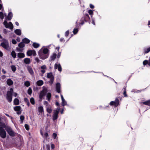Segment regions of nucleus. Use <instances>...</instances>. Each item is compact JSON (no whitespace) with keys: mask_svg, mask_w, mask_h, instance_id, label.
Masks as SVG:
<instances>
[{"mask_svg":"<svg viewBox=\"0 0 150 150\" xmlns=\"http://www.w3.org/2000/svg\"><path fill=\"white\" fill-rule=\"evenodd\" d=\"M123 89L124 90V92H123V95H124V96L125 97H127V96L126 94V88H123Z\"/></svg>","mask_w":150,"mask_h":150,"instance_id":"obj_42","label":"nucleus"},{"mask_svg":"<svg viewBox=\"0 0 150 150\" xmlns=\"http://www.w3.org/2000/svg\"><path fill=\"white\" fill-rule=\"evenodd\" d=\"M11 68L12 69V70L13 72H15L16 70V67L14 65H12L11 66Z\"/></svg>","mask_w":150,"mask_h":150,"instance_id":"obj_38","label":"nucleus"},{"mask_svg":"<svg viewBox=\"0 0 150 150\" xmlns=\"http://www.w3.org/2000/svg\"><path fill=\"white\" fill-rule=\"evenodd\" d=\"M3 56V54L2 52L0 51V57H2Z\"/></svg>","mask_w":150,"mask_h":150,"instance_id":"obj_63","label":"nucleus"},{"mask_svg":"<svg viewBox=\"0 0 150 150\" xmlns=\"http://www.w3.org/2000/svg\"><path fill=\"white\" fill-rule=\"evenodd\" d=\"M30 102L33 105H34L35 103L34 99L33 98H30Z\"/></svg>","mask_w":150,"mask_h":150,"instance_id":"obj_43","label":"nucleus"},{"mask_svg":"<svg viewBox=\"0 0 150 150\" xmlns=\"http://www.w3.org/2000/svg\"><path fill=\"white\" fill-rule=\"evenodd\" d=\"M61 53L60 52L59 53L57 54V57L58 58H59L60 56V55H61Z\"/></svg>","mask_w":150,"mask_h":150,"instance_id":"obj_60","label":"nucleus"},{"mask_svg":"<svg viewBox=\"0 0 150 150\" xmlns=\"http://www.w3.org/2000/svg\"><path fill=\"white\" fill-rule=\"evenodd\" d=\"M25 127L27 130H28L29 129V125H28L26 124H25Z\"/></svg>","mask_w":150,"mask_h":150,"instance_id":"obj_49","label":"nucleus"},{"mask_svg":"<svg viewBox=\"0 0 150 150\" xmlns=\"http://www.w3.org/2000/svg\"><path fill=\"white\" fill-rule=\"evenodd\" d=\"M27 69L29 73L32 75H33L34 73L33 70L30 66H28L27 67Z\"/></svg>","mask_w":150,"mask_h":150,"instance_id":"obj_14","label":"nucleus"},{"mask_svg":"<svg viewBox=\"0 0 150 150\" xmlns=\"http://www.w3.org/2000/svg\"><path fill=\"white\" fill-rule=\"evenodd\" d=\"M33 46L35 48H37L40 46V45L39 43L34 42L33 44Z\"/></svg>","mask_w":150,"mask_h":150,"instance_id":"obj_27","label":"nucleus"},{"mask_svg":"<svg viewBox=\"0 0 150 150\" xmlns=\"http://www.w3.org/2000/svg\"><path fill=\"white\" fill-rule=\"evenodd\" d=\"M142 103L145 105L150 106V100L146 101L143 102Z\"/></svg>","mask_w":150,"mask_h":150,"instance_id":"obj_34","label":"nucleus"},{"mask_svg":"<svg viewBox=\"0 0 150 150\" xmlns=\"http://www.w3.org/2000/svg\"><path fill=\"white\" fill-rule=\"evenodd\" d=\"M43 104L44 105H45L46 106V108H47V106L48 105V103L46 101H45L44 102Z\"/></svg>","mask_w":150,"mask_h":150,"instance_id":"obj_52","label":"nucleus"},{"mask_svg":"<svg viewBox=\"0 0 150 150\" xmlns=\"http://www.w3.org/2000/svg\"><path fill=\"white\" fill-rule=\"evenodd\" d=\"M148 61L147 60H145L143 62V65H145L146 64H148Z\"/></svg>","mask_w":150,"mask_h":150,"instance_id":"obj_45","label":"nucleus"},{"mask_svg":"<svg viewBox=\"0 0 150 150\" xmlns=\"http://www.w3.org/2000/svg\"><path fill=\"white\" fill-rule=\"evenodd\" d=\"M49 50L47 48H44L42 50V52H41L45 54H49L48 53Z\"/></svg>","mask_w":150,"mask_h":150,"instance_id":"obj_30","label":"nucleus"},{"mask_svg":"<svg viewBox=\"0 0 150 150\" xmlns=\"http://www.w3.org/2000/svg\"><path fill=\"white\" fill-rule=\"evenodd\" d=\"M13 92V89L11 88L9 91L7 92L6 98L8 101L10 103L11 102L12 99V93Z\"/></svg>","mask_w":150,"mask_h":150,"instance_id":"obj_2","label":"nucleus"},{"mask_svg":"<svg viewBox=\"0 0 150 150\" xmlns=\"http://www.w3.org/2000/svg\"><path fill=\"white\" fill-rule=\"evenodd\" d=\"M16 40L18 42H20V38L19 37H17L16 39Z\"/></svg>","mask_w":150,"mask_h":150,"instance_id":"obj_58","label":"nucleus"},{"mask_svg":"<svg viewBox=\"0 0 150 150\" xmlns=\"http://www.w3.org/2000/svg\"><path fill=\"white\" fill-rule=\"evenodd\" d=\"M28 93V94L30 95L32 94V90L31 89V88L30 87H29L28 90L27 91Z\"/></svg>","mask_w":150,"mask_h":150,"instance_id":"obj_39","label":"nucleus"},{"mask_svg":"<svg viewBox=\"0 0 150 150\" xmlns=\"http://www.w3.org/2000/svg\"><path fill=\"white\" fill-rule=\"evenodd\" d=\"M69 34V31L68 30L65 33V36H67Z\"/></svg>","mask_w":150,"mask_h":150,"instance_id":"obj_54","label":"nucleus"},{"mask_svg":"<svg viewBox=\"0 0 150 150\" xmlns=\"http://www.w3.org/2000/svg\"><path fill=\"white\" fill-rule=\"evenodd\" d=\"M17 56L19 58H24L25 55L24 53L20 52L18 53Z\"/></svg>","mask_w":150,"mask_h":150,"instance_id":"obj_19","label":"nucleus"},{"mask_svg":"<svg viewBox=\"0 0 150 150\" xmlns=\"http://www.w3.org/2000/svg\"><path fill=\"white\" fill-rule=\"evenodd\" d=\"M38 55L41 59H45L48 57L49 54H45L40 52H39Z\"/></svg>","mask_w":150,"mask_h":150,"instance_id":"obj_7","label":"nucleus"},{"mask_svg":"<svg viewBox=\"0 0 150 150\" xmlns=\"http://www.w3.org/2000/svg\"><path fill=\"white\" fill-rule=\"evenodd\" d=\"M59 109H56L54 110L53 114L52 116V119L54 121L56 120L58 118V115L59 112Z\"/></svg>","mask_w":150,"mask_h":150,"instance_id":"obj_6","label":"nucleus"},{"mask_svg":"<svg viewBox=\"0 0 150 150\" xmlns=\"http://www.w3.org/2000/svg\"><path fill=\"white\" fill-rule=\"evenodd\" d=\"M90 7L91 8H94V6L92 4H90Z\"/></svg>","mask_w":150,"mask_h":150,"instance_id":"obj_56","label":"nucleus"},{"mask_svg":"<svg viewBox=\"0 0 150 150\" xmlns=\"http://www.w3.org/2000/svg\"><path fill=\"white\" fill-rule=\"evenodd\" d=\"M44 136L45 137H47L48 136V134L47 132L45 133L44 134Z\"/></svg>","mask_w":150,"mask_h":150,"instance_id":"obj_59","label":"nucleus"},{"mask_svg":"<svg viewBox=\"0 0 150 150\" xmlns=\"http://www.w3.org/2000/svg\"><path fill=\"white\" fill-rule=\"evenodd\" d=\"M4 42L1 43V46L6 50L8 49L9 47L8 41L6 40H4Z\"/></svg>","mask_w":150,"mask_h":150,"instance_id":"obj_5","label":"nucleus"},{"mask_svg":"<svg viewBox=\"0 0 150 150\" xmlns=\"http://www.w3.org/2000/svg\"><path fill=\"white\" fill-rule=\"evenodd\" d=\"M150 51V47L149 48L145 49L144 50V52L145 53H148Z\"/></svg>","mask_w":150,"mask_h":150,"instance_id":"obj_40","label":"nucleus"},{"mask_svg":"<svg viewBox=\"0 0 150 150\" xmlns=\"http://www.w3.org/2000/svg\"><path fill=\"white\" fill-rule=\"evenodd\" d=\"M12 42L13 44H16L17 43L16 41L14 39H13L12 40Z\"/></svg>","mask_w":150,"mask_h":150,"instance_id":"obj_51","label":"nucleus"},{"mask_svg":"<svg viewBox=\"0 0 150 150\" xmlns=\"http://www.w3.org/2000/svg\"><path fill=\"white\" fill-rule=\"evenodd\" d=\"M24 61L26 64H29L30 63V59L29 58H25L24 59Z\"/></svg>","mask_w":150,"mask_h":150,"instance_id":"obj_22","label":"nucleus"},{"mask_svg":"<svg viewBox=\"0 0 150 150\" xmlns=\"http://www.w3.org/2000/svg\"><path fill=\"white\" fill-rule=\"evenodd\" d=\"M21 107L20 106H16L14 108V110L16 111H17V113L18 115L21 114Z\"/></svg>","mask_w":150,"mask_h":150,"instance_id":"obj_11","label":"nucleus"},{"mask_svg":"<svg viewBox=\"0 0 150 150\" xmlns=\"http://www.w3.org/2000/svg\"><path fill=\"white\" fill-rule=\"evenodd\" d=\"M6 127L4 123H2L0 127V136L3 138H5L6 137V133L5 130L3 129Z\"/></svg>","mask_w":150,"mask_h":150,"instance_id":"obj_1","label":"nucleus"},{"mask_svg":"<svg viewBox=\"0 0 150 150\" xmlns=\"http://www.w3.org/2000/svg\"><path fill=\"white\" fill-rule=\"evenodd\" d=\"M88 13L90 15H92L93 13V12L92 10H88Z\"/></svg>","mask_w":150,"mask_h":150,"instance_id":"obj_50","label":"nucleus"},{"mask_svg":"<svg viewBox=\"0 0 150 150\" xmlns=\"http://www.w3.org/2000/svg\"><path fill=\"white\" fill-rule=\"evenodd\" d=\"M61 85L59 83H57L56 84V89L58 93L60 92Z\"/></svg>","mask_w":150,"mask_h":150,"instance_id":"obj_13","label":"nucleus"},{"mask_svg":"<svg viewBox=\"0 0 150 150\" xmlns=\"http://www.w3.org/2000/svg\"><path fill=\"white\" fill-rule=\"evenodd\" d=\"M110 104L111 105H114L115 107H116L118 105L119 102H117L115 100L114 101H112L110 103Z\"/></svg>","mask_w":150,"mask_h":150,"instance_id":"obj_17","label":"nucleus"},{"mask_svg":"<svg viewBox=\"0 0 150 150\" xmlns=\"http://www.w3.org/2000/svg\"><path fill=\"white\" fill-rule=\"evenodd\" d=\"M47 78L50 79L49 81V83H50V85H52L54 81V77L52 72L47 73Z\"/></svg>","mask_w":150,"mask_h":150,"instance_id":"obj_3","label":"nucleus"},{"mask_svg":"<svg viewBox=\"0 0 150 150\" xmlns=\"http://www.w3.org/2000/svg\"><path fill=\"white\" fill-rule=\"evenodd\" d=\"M110 104L111 105H114L115 107H116L118 105L119 102H117L115 100L114 101H112L110 103Z\"/></svg>","mask_w":150,"mask_h":150,"instance_id":"obj_18","label":"nucleus"},{"mask_svg":"<svg viewBox=\"0 0 150 150\" xmlns=\"http://www.w3.org/2000/svg\"><path fill=\"white\" fill-rule=\"evenodd\" d=\"M46 148L48 150H50V146L49 144H47L46 145Z\"/></svg>","mask_w":150,"mask_h":150,"instance_id":"obj_55","label":"nucleus"},{"mask_svg":"<svg viewBox=\"0 0 150 150\" xmlns=\"http://www.w3.org/2000/svg\"><path fill=\"white\" fill-rule=\"evenodd\" d=\"M62 105L64 106L67 104V103L64 99V100H62Z\"/></svg>","mask_w":150,"mask_h":150,"instance_id":"obj_44","label":"nucleus"},{"mask_svg":"<svg viewBox=\"0 0 150 150\" xmlns=\"http://www.w3.org/2000/svg\"><path fill=\"white\" fill-rule=\"evenodd\" d=\"M38 109V111L40 112H43V108L42 106L39 107Z\"/></svg>","mask_w":150,"mask_h":150,"instance_id":"obj_36","label":"nucleus"},{"mask_svg":"<svg viewBox=\"0 0 150 150\" xmlns=\"http://www.w3.org/2000/svg\"><path fill=\"white\" fill-rule=\"evenodd\" d=\"M42 70H41V72L42 74L44 73L45 72V69H46V67L45 65H43L41 67Z\"/></svg>","mask_w":150,"mask_h":150,"instance_id":"obj_23","label":"nucleus"},{"mask_svg":"<svg viewBox=\"0 0 150 150\" xmlns=\"http://www.w3.org/2000/svg\"><path fill=\"white\" fill-rule=\"evenodd\" d=\"M47 92V90L45 89H43L40 92L39 95V97L40 99H42V98L45 96Z\"/></svg>","mask_w":150,"mask_h":150,"instance_id":"obj_9","label":"nucleus"},{"mask_svg":"<svg viewBox=\"0 0 150 150\" xmlns=\"http://www.w3.org/2000/svg\"><path fill=\"white\" fill-rule=\"evenodd\" d=\"M51 148L52 149H54V145L53 144H51Z\"/></svg>","mask_w":150,"mask_h":150,"instance_id":"obj_57","label":"nucleus"},{"mask_svg":"<svg viewBox=\"0 0 150 150\" xmlns=\"http://www.w3.org/2000/svg\"><path fill=\"white\" fill-rule=\"evenodd\" d=\"M17 96V94L16 93H14L13 94V96L15 97H16Z\"/></svg>","mask_w":150,"mask_h":150,"instance_id":"obj_61","label":"nucleus"},{"mask_svg":"<svg viewBox=\"0 0 150 150\" xmlns=\"http://www.w3.org/2000/svg\"><path fill=\"white\" fill-rule=\"evenodd\" d=\"M51 94L50 93H48L46 97L48 101H50L51 99Z\"/></svg>","mask_w":150,"mask_h":150,"instance_id":"obj_29","label":"nucleus"},{"mask_svg":"<svg viewBox=\"0 0 150 150\" xmlns=\"http://www.w3.org/2000/svg\"><path fill=\"white\" fill-rule=\"evenodd\" d=\"M27 54L28 56H30L32 55L33 56H35L36 53L35 51L34 50H29L27 52Z\"/></svg>","mask_w":150,"mask_h":150,"instance_id":"obj_10","label":"nucleus"},{"mask_svg":"<svg viewBox=\"0 0 150 150\" xmlns=\"http://www.w3.org/2000/svg\"><path fill=\"white\" fill-rule=\"evenodd\" d=\"M11 55L12 57L14 58H15L16 57V54L15 52L13 50L11 52Z\"/></svg>","mask_w":150,"mask_h":150,"instance_id":"obj_35","label":"nucleus"},{"mask_svg":"<svg viewBox=\"0 0 150 150\" xmlns=\"http://www.w3.org/2000/svg\"><path fill=\"white\" fill-rule=\"evenodd\" d=\"M47 108V112L48 113H51L52 111V109L50 107H48L46 108Z\"/></svg>","mask_w":150,"mask_h":150,"instance_id":"obj_33","label":"nucleus"},{"mask_svg":"<svg viewBox=\"0 0 150 150\" xmlns=\"http://www.w3.org/2000/svg\"><path fill=\"white\" fill-rule=\"evenodd\" d=\"M6 83L8 85L11 86L13 84V82L11 79H8L6 81Z\"/></svg>","mask_w":150,"mask_h":150,"instance_id":"obj_15","label":"nucleus"},{"mask_svg":"<svg viewBox=\"0 0 150 150\" xmlns=\"http://www.w3.org/2000/svg\"><path fill=\"white\" fill-rule=\"evenodd\" d=\"M83 18L85 21H87L90 19V17L88 14H85L84 15V17Z\"/></svg>","mask_w":150,"mask_h":150,"instance_id":"obj_16","label":"nucleus"},{"mask_svg":"<svg viewBox=\"0 0 150 150\" xmlns=\"http://www.w3.org/2000/svg\"><path fill=\"white\" fill-rule=\"evenodd\" d=\"M2 72L4 74H5L6 73V71L4 69H2Z\"/></svg>","mask_w":150,"mask_h":150,"instance_id":"obj_62","label":"nucleus"},{"mask_svg":"<svg viewBox=\"0 0 150 150\" xmlns=\"http://www.w3.org/2000/svg\"><path fill=\"white\" fill-rule=\"evenodd\" d=\"M20 119L22 121L21 122L22 123L23 122V120L24 119V117L23 115H21L20 116Z\"/></svg>","mask_w":150,"mask_h":150,"instance_id":"obj_46","label":"nucleus"},{"mask_svg":"<svg viewBox=\"0 0 150 150\" xmlns=\"http://www.w3.org/2000/svg\"><path fill=\"white\" fill-rule=\"evenodd\" d=\"M78 30L77 28H75L74 29L73 32L74 34H76L78 32Z\"/></svg>","mask_w":150,"mask_h":150,"instance_id":"obj_47","label":"nucleus"},{"mask_svg":"<svg viewBox=\"0 0 150 150\" xmlns=\"http://www.w3.org/2000/svg\"><path fill=\"white\" fill-rule=\"evenodd\" d=\"M57 56V54L56 53H53L51 55L50 57L51 61H54L56 58Z\"/></svg>","mask_w":150,"mask_h":150,"instance_id":"obj_21","label":"nucleus"},{"mask_svg":"<svg viewBox=\"0 0 150 150\" xmlns=\"http://www.w3.org/2000/svg\"><path fill=\"white\" fill-rule=\"evenodd\" d=\"M12 16V13L11 12H10L8 14L7 17V18L8 20H10L11 19Z\"/></svg>","mask_w":150,"mask_h":150,"instance_id":"obj_26","label":"nucleus"},{"mask_svg":"<svg viewBox=\"0 0 150 150\" xmlns=\"http://www.w3.org/2000/svg\"><path fill=\"white\" fill-rule=\"evenodd\" d=\"M4 24L5 27L6 28H9L11 30H12L13 28V25L11 22H10L8 23H7L6 21H4L3 23Z\"/></svg>","mask_w":150,"mask_h":150,"instance_id":"obj_4","label":"nucleus"},{"mask_svg":"<svg viewBox=\"0 0 150 150\" xmlns=\"http://www.w3.org/2000/svg\"><path fill=\"white\" fill-rule=\"evenodd\" d=\"M24 85L27 87L29 86L30 85V82L28 81H26L24 83Z\"/></svg>","mask_w":150,"mask_h":150,"instance_id":"obj_37","label":"nucleus"},{"mask_svg":"<svg viewBox=\"0 0 150 150\" xmlns=\"http://www.w3.org/2000/svg\"><path fill=\"white\" fill-rule=\"evenodd\" d=\"M25 44L22 42H21L18 45V47L20 48H23L25 47Z\"/></svg>","mask_w":150,"mask_h":150,"instance_id":"obj_32","label":"nucleus"},{"mask_svg":"<svg viewBox=\"0 0 150 150\" xmlns=\"http://www.w3.org/2000/svg\"><path fill=\"white\" fill-rule=\"evenodd\" d=\"M22 48H20V47H16V51H17V52H22L23 51V49H22Z\"/></svg>","mask_w":150,"mask_h":150,"instance_id":"obj_41","label":"nucleus"},{"mask_svg":"<svg viewBox=\"0 0 150 150\" xmlns=\"http://www.w3.org/2000/svg\"><path fill=\"white\" fill-rule=\"evenodd\" d=\"M14 104L15 105H18L19 104V101L17 98H15L13 101Z\"/></svg>","mask_w":150,"mask_h":150,"instance_id":"obj_25","label":"nucleus"},{"mask_svg":"<svg viewBox=\"0 0 150 150\" xmlns=\"http://www.w3.org/2000/svg\"><path fill=\"white\" fill-rule=\"evenodd\" d=\"M5 129L10 136H14L15 134L14 132L10 127H7Z\"/></svg>","mask_w":150,"mask_h":150,"instance_id":"obj_8","label":"nucleus"},{"mask_svg":"<svg viewBox=\"0 0 150 150\" xmlns=\"http://www.w3.org/2000/svg\"><path fill=\"white\" fill-rule=\"evenodd\" d=\"M6 13L4 14L2 12H0V18L1 19H3L4 18V16H6Z\"/></svg>","mask_w":150,"mask_h":150,"instance_id":"obj_28","label":"nucleus"},{"mask_svg":"<svg viewBox=\"0 0 150 150\" xmlns=\"http://www.w3.org/2000/svg\"><path fill=\"white\" fill-rule=\"evenodd\" d=\"M60 40L61 42H64L65 41V40H64V39L63 38H61Z\"/></svg>","mask_w":150,"mask_h":150,"instance_id":"obj_64","label":"nucleus"},{"mask_svg":"<svg viewBox=\"0 0 150 150\" xmlns=\"http://www.w3.org/2000/svg\"><path fill=\"white\" fill-rule=\"evenodd\" d=\"M15 33L18 35H20L21 34V31L20 29H16L15 30Z\"/></svg>","mask_w":150,"mask_h":150,"instance_id":"obj_24","label":"nucleus"},{"mask_svg":"<svg viewBox=\"0 0 150 150\" xmlns=\"http://www.w3.org/2000/svg\"><path fill=\"white\" fill-rule=\"evenodd\" d=\"M53 136L54 139H55L57 136V134L56 133H54L53 134Z\"/></svg>","mask_w":150,"mask_h":150,"instance_id":"obj_53","label":"nucleus"},{"mask_svg":"<svg viewBox=\"0 0 150 150\" xmlns=\"http://www.w3.org/2000/svg\"><path fill=\"white\" fill-rule=\"evenodd\" d=\"M22 42H23L24 44H28L30 42V40L26 38H25L23 39H22Z\"/></svg>","mask_w":150,"mask_h":150,"instance_id":"obj_20","label":"nucleus"},{"mask_svg":"<svg viewBox=\"0 0 150 150\" xmlns=\"http://www.w3.org/2000/svg\"><path fill=\"white\" fill-rule=\"evenodd\" d=\"M35 60L36 61V62L37 63H38L40 62V60L37 57H35Z\"/></svg>","mask_w":150,"mask_h":150,"instance_id":"obj_48","label":"nucleus"},{"mask_svg":"<svg viewBox=\"0 0 150 150\" xmlns=\"http://www.w3.org/2000/svg\"><path fill=\"white\" fill-rule=\"evenodd\" d=\"M43 83V82L42 80H39L37 82V84L39 86H41L42 85Z\"/></svg>","mask_w":150,"mask_h":150,"instance_id":"obj_31","label":"nucleus"},{"mask_svg":"<svg viewBox=\"0 0 150 150\" xmlns=\"http://www.w3.org/2000/svg\"><path fill=\"white\" fill-rule=\"evenodd\" d=\"M58 69V70L61 72L62 70V67L60 64H55L54 65V69Z\"/></svg>","mask_w":150,"mask_h":150,"instance_id":"obj_12","label":"nucleus"}]
</instances>
